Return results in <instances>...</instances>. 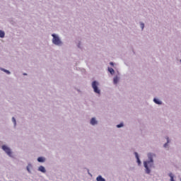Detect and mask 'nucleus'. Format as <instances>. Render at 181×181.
Wrapping results in <instances>:
<instances>
[{"label":"nucleus","mask_w":181,"mask_h":181,"mask_svg":"<svg viewBox=\"0 0 181 181\" xmlns=\"http://www.w3.org/2000/svg\"><path fill=\"white\" fill-rule=\"evenodd\" d=\"M153 155L151 153H148V158L149 160L144 162V167L146 168V173L147 174L151 173L150 168H151L153 166Z\"/></svg>","instance_id":"obj_1"},{"label":"nucleus","mask_w":181,"mask_h":181,"mask_svg":"<svg viewBox=\"0 0 181 181\" xmlns=\"http://www.w3.org/2000/svg\"><path fill=\"white\" fill-rule=\"evenodd\" d=\"M98 86H99V83L96 81H94L92 83V88L93 89L94 93H96V94H100V90L98 88Z\"/></svg>","instance_id":"obj_2"},{"label":"nucleus","mask_w":181,"mask_h":181,"mask_svg":"<svg viewBox=\"0 0 181 181\" xmlns=\"http://www.w3.org/2000/svg\"><path fill=\"white\" fill-rule=\"evenodd\" d=\"M52 43H54L56 45H62V41L60 40V38L57 36H56L54 34L52 35Z\"/></svg>","instance_id":"obj_3"},{"label":"nucleus","mask_w":181,"mask_h":181,"mask_svg":"<svg viewBox=\"0 0 181 181\" xmlns=\"http://www.w3.org/2000/svg\"><path fill=\"white\" fill-rule=\"evenodd\" d=\"M2 149L6 152V153L8 156H11L12 152H11V150L9 148H8L6 146H3Z\"/></svg>","instance_id":"obj_4"},{"label":"nucleus","mask_w":181,"mask_h":181,"mask_svg":"<svg viewBox=\"0 0 181 181\" xmlns=\"http://www.w3.org/2000/svg\"><path fill=\"white\" fill-rule=\"evenodd\" d=\"M38 170L42 173H46V170L45 168L42 166V165H40L38 168Z\"/></svg>","instance_id":"obj_5"},{"label":"nucleus","mask_w":181,"mask_h":181,"mask_svg":"<svg viewBox=\"0 0 181 181\" xmlns=\"http://www.w3.org/2000/svg\"><path fill=\"white\" fill-rule=\"evenodd\" d=\"M134 154H135V156H136V158L138 164H139V165H141V160H140V159H139L138 153H137V152H135Z\"/></svg>","instance_id":"obj_6"},{"label":"nucleus","mask_w":181,"mask_h":181,"mask_svg":"<svg viewBox=\"0 0 181 181\" xmlns=\"http://www.w3.org/2000/svg\"><path fill=\"white\" fill-rule=\"evenodd\" d=\"M97 123H98V122L95 118L91 119V120H90L91 125H95V124H97Z\"/></svg>","instance_id":"obj_7"},{"label":"nucleus","mask_w":181,"mask_h":181,"mask_svg":"<svg viewBox=\"0 0 181 181\" xmlns=\"http://www.w3.org/2000/svg\"><path fill=\"white\" fill-rule=\"evenodd\" d=\"M96 181H106V180L103 178L101 175H99L98 177H96Z\"/></svg>","instance_id":"obj_8"},{"label":"nucleus","mask_w":181,"mask_h":181,"mask_svg":"<svg viewBox=\"0 0 181 181\" xmlns=\"http://www.w3.org/2000/svg\"><path fill=\"white\" fill-rule=\"evenodd\" d=\"M37 161H38L39 163H44V162L45 161V159L44 158H42V157H39V158H37Z\"/></svg>","instance_id":"obj_9"},{"label":"nucleus","mask_w":181,"mask_h":181,"mask_svg":"<svg viewBox=\"0 0 181 181\" xmlns=\"http://www.w3.org/2000/svg\"><path fill=\"white\" fill-rule=\"evenodd\" d=\"M0 37L1 38L5 37V32L0 30Z\"/></svg>","instance_id":"obj_10"},{"label":"nucleus","mask_w":181,"mask_h":181,"mask_svg":"<svg viewBox=\"0 0 181 181\" xmlns=\"http://www.w3.org/2000/svg\"><path fill=\"white\" fill-rule=\"evenodd\" d=\"M169 177H170V181H175L174 177L172 173H169Z\"/></svg>","instance_id":"obj_11"},{"label":"nucleus","mask_w":181,"mask_h":181,"mask_svg":"<svg viewBox=\"0 0 181 181\" xmlns=\"http://www.w3.org/2000/svg\"><path fill=\"white\" fill-rule=\"evenodd\" d=\"M153 101L155 102L156 104H158V105L162 104V103L158 99H154Z\"/></svg>","instance_id":"obj_12"},{"label":"nucleus","mask_w":181,"mask_h":181,"mask_svg":"<svg viewBox=\"0 0 181 181\" xmlns=\"http://www.w3.org/2000/svg\"><path fill=\"white\" fill-rule=\"evenodd\" d=\"M113 82L115 83V84H117V83H118V78L117 77L114 78Z\"/></svg>","instance_id":"obj_13"},{"label":"nucleus","mask_w":181,"mask_h":181,"mask_svg":"<svg viewBox=\"0 0 181 181\" xmlns=\"http://www.w3.org/2000/svg\"><path fill=\"white\" fill-rule=\"evenodd\" d=\"M30 168H32V165H31L30 164H29V165H28V167H27V170H28V172L29 173H31V171H30Z\"/></svg>","instance_id":"obj_14"},{"label":"nucleus","mask_w":181,"mask_h":181,"mask_svg":"<svg viewBox=\"0 0 181 181\" xmlns=\"http://www.w3.org/2000/svg\"><path fill=\"white\" fill-rule=\"evenodd\" d=\"M108 70H109L110 73H111L112 74H113L115 73V71L112 68H109Z\"/></svg>","instance_id":"obj_15"},{"label":"nucleus","mask_w":181,"mask_h":181,"mask_svg":"<svg viewBox=\"0 0 181 181\" xmlns=\"http://www.w3.org/2000/svg\"><path fill=\"white\" fill-rule=\"evenodd\" d=\"M12 120H13V122L14 123V125H16V119L14 117H13Z\"/></svg>","instance_id":"obj_16"},{"label":"nucleus","mask_w":181,"mask_h":181,"mask_svg":"<svg viewBox=\"0 0 181 181\" xmlns=\"http://www.w3.org/2000/svg\"><path fill=\"white\" fill-rule=\"evenodd\" d=\"M122 127H123V124L122 123H121L120 124H117V128H121Z\"/></svg>","instance_id":"obj_17"},{"label":"nucleus","mask_w":181,"mask_h":181,"mask_svg":"<svg viewBox=\"0 0 181 181\" xmlns=\"http://www.w3.org/2000/svg\"><path fill=\"white\" fill-rule=\"evenodd\" d=\"M2 71H4V72L7 73L8 74H10V71L6 69H2Z\"/></svg>","instance_id":"obj_18"},{"label":"nucleus","mask_w":181,"mask_h":181,"mask_svg":"<svg viewBox=\"0 0 181 181\" xmlns=\"http://www.w3.org/2000/svg\"><path fill=\"white\" fill-rule=\"evenodd\" d=\"M140 26L141 27V29L144 30V23H141V24H140Z\"/></svg>","instance_id":"obj_19"},{"label":"nucleus","mask_w":181,"mask_h":181,"mask_svg":"<svg viewBox=\"0 0 181 181\" xmlns=\"http://www.w3.org/2000/svg\"><path fill=\"white\" fill-rule=\"evenodd\" d=\"M167 140H168V142L164 145L165 147H166L168 144H169V138H168Z\"/></svg>","instance_id":"obj_20"},{"label":"nucleus","mask_w":181,"mask_h":181,"mask_svg":"<svg viewBox=\"0 0 181 181\" xmlns=\"http://www.w3.org/2000/svg\"><path fill=\"white\" fill-rule=\"evenodd\" d=\"M110 65L113 66V63H112V62H110Z\"/></svg>","instance_id":"obj_21"},{"label":"nucleus","mask_w":181,"mask_h":181,"mask_svg":"<svg viewBox=\"0 0 181 181\" xmlns=\"http://www.w3.org/2000/svg\"><path fill=\"white\" fill-rule=\"evenodd\" d=\"M24 75H26L25 74H24Z\"/></svg>","instance_id":"obj_22"},{"label":"nucleus","mask_w":181,"mask_h":181,"mask_svg":"<svg viewBox=\"0 0 181 181\" xmlns=\"http://www.w3.org/2000/svg\"><path fill=\"white\" fill-rule=\"evenodd\" d=\"M180 62H181V60H180Z\"/></svg>","instance_id":"obj_23"}]
</instances>
